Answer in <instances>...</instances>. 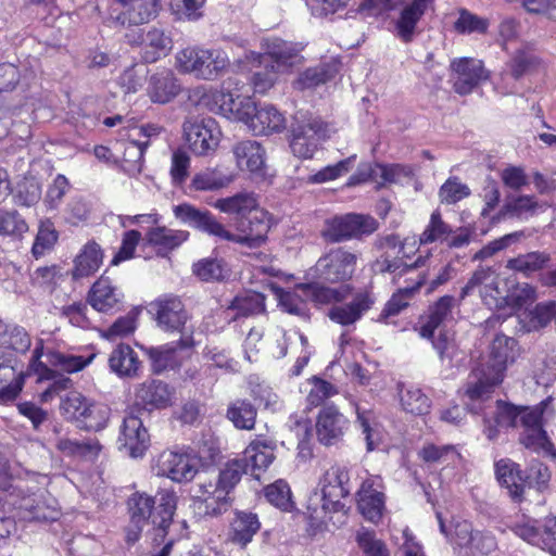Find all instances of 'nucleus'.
<instances>
[{"label": "nucleus", "instance_id": "bf43d9fd", "mask_svg": "<svg viewBox=\"0 0 556 556\" xmlns=\"http://www.w3.org/2000/svg\"><path fill=\"white\" fill-rule=\"evenodd\" d=\"M249 472V464L241 458L227 462L219 470L217 480L224 489L226 495L239 483L242 476Z\"/></svg>", "mask_w": 556, "mask_h": 556}, {"label": "nucleus", "instance_id": "de8ad7c7", "mask_svg": "<svg viewBox=\"0 0 556 556\" xmlns=\"http://www.w3.org/2000/svg\"><path fill=\"white\" fill-rule=\"evenodd\" d=\"M233 180L232 174H225L218 168H206L193 176L191 187L198 191H213L229 186Z\"/></svg>", "mask_w": 556, "mask_h": 556}, {"label": "nucleus", "instance_id": "58836bf2", "mask_svg": "<svg viewBox=\"0 0 556 556\" xmlns=\"http://www.w3.org/2000/svg\"><path fill=\"white\" fill-rule=\"evenodd\" d=\"M433 0H413L405 7L396 22V35L404 42L412 40L416 25Z\"/></svg>", "mask_w": 556, "mask_h": 556}, {"label": "nucleus", "instance_id": "f03ea898", "mask_svg": "<svg viewBox=\"0 0 556 556\" xmlns=\"http://www.w3.org/2000/svg\"><path fill=\"white\" fill-rule=\"evenodd\" d=\"M518 356L517 341L514 338L497 334L490 345L485 362L476 366L468 376L465 395L471 401L489 399L494 389L505 377L508 365Z\"/></svg>", "mask_w": 556, "mask_h": 556}, {"label": "nucleus", "instance_id": "052dcab7", "mask_svg": "<svg viewBox=\"0 0 556 556\" xmlns=\"http://www.w3.org/2000/svg\"><path fill=\"white\" fill-rule=\"evenodd\" d=\"M452 233V227L446 224L441 216L439 211H434L425 230L419 236L420 244H429L437 241L446 240Z\"/></svg>", "mask_w": 556, "mask_h": 556}, {"label": "nucleus", "instance_id": "a211bd4d", "mask_svg": "<svg viewBox=\"0 0 556 556\" xmlns=\"http://www.w3.org/2000/svg\"><path fill=\"white\" fill-rule=\"evenodd\" d=\"M159 0H113L112 17L122 26H137L155 18Z\"/></svg>", "mask_w": 556, "mask_h": 556}, {"label": "nucleus", "instance_id": "412c9836", "mask_svg": "<svg viewBox=\"0 0 556 556\" xmlns=\"http://www.w3.org/2000/svg\"><path fill=\"white\" fill-rule=\"evenodd\" d=\"M454 90L459 94L470 93L481 80L488 79V72L480 60L462 58L451 63Z\"/></svg>", "mask_w": 556, "mask_h": 556}, {"label": "nucleus", "instance_id": "2eb2a0df", "mask_svg": "<svg viewBox=\"0 0 556 556\" xmlns=\"http://www.w3.org/2000/svg\"><path fill=\"white\" fill-rule=\"evenodd\" d=\"M152 468L156 476L166 477L177 483L191 481L198 472L194 457L188 453L172 450L160 453Z\"/></svg>", "mask_w": 556, "mask_h": 556}, {"label": "nucleus", "instance_id": "f3484780", "mask_svg": "<svg viewBox=\"0 0 556 556\" xmlns=\"http://www.w3.org/2000/svg\"><path fill=\"white\" fill-rule=\"evenodd\" d=\"M117 443L119 451L131 458H140L146 454L150 445V435L135 410H130L124 417Z\"/></svg>", "mask_w": 556, "mask_h": 556}, {"label": "nucleus", "instance_id": "69168bd1", "mask_svg": "<svg viewBox=\"0 0 556 556\" xmlns=\"http://www.w3.org/2000/svg\"><path fill=\"white\" fill-rule=\"evenodd\" d=\"M109 417L110 408L108 406L90 403L79 424L88 431H100L106 427Z\"/></svg>", "mask_w": 556, "mask_h": 556}, {"label": "nucleus", "instance_id": "dca6fc26", "mask_svg": "<svg viewBox=\"0 0 556 556\" xmlns=\"http://www.w3.org/2000/svg\"><path fill=\"white\" fill-rule=\"evenodd\" d=\"M500 282L501 279L495 269L492 267H478L462 288L459 300L463 301L478 289L481 300L486 306L501 309L504 292L500 288Z\"/></svg>", "mask_w": 556, "mask_h": 556}, {"label": "nucleus", "instance_id": "1a4fd4ad", "mask_svg": "<svg viewBox=\"0 0 556 556\" xmlns=\"http://www.w3.org/2000/svg\"><path fill=\"white\" fill-rule=\"evenodd\" d=\"M269 228L268 213L257 207L247 216L236 218V232H231L223 225L220 240L254 249L265 243Z\"/></svg>", "mask_w": 556, "mask_h": 556}, {"label": "nucleus", "instance_id": "774afa93", "mask_svg": "<svg viewBox=\"0 0 556 556\" xmlns=\"http://www.w3.org/2000/svg\"><path fill=\"white\" fill-rule=\"evenodd\" d=\"M470 188L458 177H450L439 190V199L443 204H455L470 195Z\"/></svg>", "mask_w": 556, "mask_h": 556}, {"label": "nucleus", "instance_id": "423d86ee", "mask_svg": "<svg viewBox=\"0 0 556 556\" xmlns=\"http://www.w3.org/2000/svg\"><path fill=\"white\" fill-rule=\"evenodd\" d=\"M332 132L331 126L319 117L298 112L290 128V150L298 159H313L320 142L330 138Z\"/></svg>", "mask_w": 556, "mask_h": 556}, {"label": "nucleus", "instance_id": "09e8293b", "mask_svg": "<svg viewBox=\"0 0 556 556\" xmlns=\"http://www.w3.org/2000/svg\"><path fill=\"white\" fill-rule=\"evenodd\" d=\"M55 446L66 456L84 458H94L101 451V444L96 439L79 441L70 438H60Z\"/></svg>", "mask_w": 556, "mask_h": 556}, {"label": "nucleus", "instance_id": "79ce46f5", "mask_svg": "<svg viewBox=\"0 0 556 556\" xmlns=\"http://www.w3.org/2000/svg\"><path fill=\"white\" fill-rule=\"evenodd\" d=\"M213 206L222 213L241 218L257 208L258 203L252 192H239L232 197L216 200Z\"/></svg>", "mask_w": 556, "mask_h": 556}, {"label": "nucleus", "instance_id": "5701e85b", "mask_svg": "<svg viewBox=\"0 0 556 556\" xmlns=\"http://www.w3.org/2000/svg\"><path fill=\"white\" fill-rule=\"evenodd\" d=\"M174 216L182 224L220 239L223 224L210 211L182 203L173 207Z\"/></svg>", "mask_w": 556, "mask_h": 556}, {"label": "nucleus", "instance_id": "7ed1b4c3", "mask_svg": "<svg viewBox=\"0 0 556 556\" xmlns=\"http://www.w3.org/2000/svg\"><path fill=\"white\" fill-rule=\"evenodd\" d=\"M350 473L345 466L333 465L320 476L308 498L307 510L315 522H323L329 511L344 508L342 498L350 494Z\"/></svg>", "mask_w": 556, "mask_h": 556}, {"label": "nucleus", "instance_id": "20e7f679", "mask_svg": "<svg viewBox=\"0 0 556 556\" xmlns=\"http://www.w3.org/2000/svg\"><path fill=\"white\" fill-rule=\"evenodd\" d=\"M232 89L239 90L238 83L228 78L224 81L222 90L208 91L198 87L192 90L190 99L212 112L230 121L242 122L248 126L256 104L250 97L237 94Z\"/></svg>", "mask_w": 556, "mask_h": 556}, {"label": "nucleus", "instance_id": "e2e57ef3", "mask_svg": "<svg viewBox=\"0 0 556 556\" xmlns=\"http://www.w3.org/2000/svg\"><path fill=\"white\" fill-rule=\"evenodd\" d=\"M337 70L329 64L307 68L296 80L299 89L314 88L332 79Z\"/></svg>", "mask_w": 556, "mask_h": 556}, {"label": "nucleus", "instance_id": "3c124183", "mask_svg": "<svg viewBox=\"0 0 556 556\" xmlns=\"http://www.w3.org/2000/svg\"><path fill=\"white\" fill-rule=\"evenodd\" d=\"M424 283L425 276H421L413 286L402 288L395 292L386 303L379 319L387 320L388 318L400 314L404 308L408 306L413 295Z\"/></svg>", "mask_w": 556, "mask_h": 556}, {"label": "nucleus", "instance_id": "a878e982", "mask_svg": "<svg viewBox=\"0 0 556 556\" xmlns=\"http://www.w3.org/2000/svg\"><path fill=\"white\" fill-rule=\"evenodd\" d=\"M455 299L452 295L441 296L428 309L427 315L420 318L418 333L424 339H432L434 331L453 319Z\"/></svg>", "mask_w": 556, "mask_h": 556}, {"label": "nucleus", "instance_id": "0eeeda50", "mask_svg": "<svg viewBox=\"0 0 556 556\" xmlns=\"http://www.w3.org/2000/svg\"><path fill=\"white\" fill-rule=\"evenodd\" d=\"M358 254L344 248H332L323 254L315 265L307 271V276L315 279V282L326 286V283H342L350 281L357 267Z\"/></svg>", "mask_w": 556, "mask_h": 556}, {"label": "nucleus", "instance_id": "9d476101", "mask_svg": "<svg viewBox=\"0 0 556 556\" xmlns=\"http://www.w3.org/2000/svg\"><path fill=\"white\" fill-rule=\"evenodd\" d=\"M377 229L378 222L372 216L349 213L326 219L320 235L326 242L339 243L369 236Z\"/></svg>", "mask_w": 556, "mask_h": 556}, {"label": "nucleus", "instance_id": "c756f323", "mask_svg": "<svg viewBox=\"0 0 556 556\" xmlns=\"http://www.w3.org/2000/svg\"><path fill=\"white\" fill-rule=\"evenodd\" d=\"M275 448L274 440L257 435L245 448L241 460L249 464V470L257 477L256 471L265 470L275 459Z\"/></svg>", "mask_w": 556, "mask_h": 556}, {"label": "nucleus", "instance_id": "37998d69", "mask_svg": "<svg viewBox=\"0 0 556 556\" xmlns=\"http://www.w3.org/2000/svg\"><path fill=\"white\" fill-rule=\"evenodd\" d=\"M20 516L29 521H52L58 517L56 509L43 501V494H34L22 498Z\"/></svg>", "mask_w": 556, "mask_h": 556}, {"label": "nucleus", "instance_id": "0e129e2a", "mask_svg": "<svg viewBox=\"0 0 556 556\" xmlns=\"http://www.w3.org/2000/svg\"><path fill=\"white\" fill-rule=\"evenodd\" d=\"M58 241V232L50 219L40 222L38 233L31 248L33 255L38 258L50 251Z\"/></svg>", "mask_w": 556, "mask_h": 556}, {"label": "nucleus", "instance_id": "ddd939ff", "mask_svg": "<svg viewBox=\"0 0 556 556\" xmlns=\"http://www.w3.org/2000/svg\"><path fill=\"white\" fill-rule=\"evenodd\" d=\"M150 312L155 316L157 326L167 332H179L181 336L192 334L186 324L189 315L181 300L173 294L161 295L150 303Z\"/></svg>", "mask_w": 556, "mask_h": 556}, {"label": "nucleus", "instance_id": "bb28decb", "mask_svg": "<svg viewBox=\"0 0 556 556\" xmlns=\"http://www.w3.org/2000/svg\"><path fill=\"white\" fill-rule=\"evenodd\" d=\"M251 65L249 70L253 71L251 84L257 93H266L277 79V68L275 64H270L261 53L254 51L247 52L243 60H239V64Z\"/></svg>", "mask_w": 556, "mask_h": 556}, {"label": "nucleus", "instance_id": "4d7b16f0", "mask_svg": "<svg viewBox=\"0 0 556 556\" xmlns=\"http://www.w3.org/2000/svg\"><path fill=\"white\" fill-rule=\"evenodd\" d=\"M551 397L542 401L533 407L520 406L519 425L523 430L535 427H543L545 420L552 415L549 406Z\"/></svg>", "mask_w": 556, "mask_h": 556}, {"label": "nucleus", "instance_id": "864d4df0", "mask_svg": "<svg viewBox=\"0 0 556 556\" xmlns=\"http://www.w3.org/2000/svg\"><path fill=\"white\" fill-rule=\"evenodd\" d=\"M42 346H36L33 352V357L29 368L38 376V380H53L50 384L53 390L59 394L61 391L66 390L71 386V379L65 377L56 378L54 370L48 368L41 361Z\"/></svg>", "mask_w": 556, "mask_h": 556}, {"label": "nucleus", "instance_id": "338daca9", "mask_svg": "<svg viewBox=\"0 0 556 556\" xmlns=\"http://www.w3.org/2000/svg\"><path fill=\"white\" fill-rule=\"evenodd\" d=\"M264 495L270 504L282 510H290L293 506L291 489L282 479L267 485L264 490Z\"/></svg>", "mask_w": 556, "mask_h": 556}, {"label": "nucleus", "instance_id": "473e14b6", "mask_svg": "<svg viewBox=\"0 0 556 556\" xmlns=\"http://www.w3.org/2000/svg\"><path fill=\"white\" fill-rule=\"evenodd\" d=\"M232 152L240 169L252 174H261L265 166V150L255 140H244L236 143Z\"/></svg>", "mask_w": 556, "mask_h": 556}, {"label": "nucleus", "instance_id": "2f4dec72", "mask_svg": "<svg viewBox=\"0 0 556 556\" xmlns=\"http://www.w3.org/2000/svg\"><path fill=\"white\" fill-rule=\"evenodd\" d=\"M180 85L170 70H162L150 77L148 96L154 103L170 102L180 92Z\"/></svg>", "mask_w": 556, "mask_h": 556}, {"label": "nucleus", "instance_id": "4468645a", "mask_svg": "<svg viewBox=\"0 0 556 556\" xmlns=\"http://www.w3.org/2000/svg\"><path fill=\"white\" fill-rule=\"evenodd\" d=\"M195 345L193 337L181 336L178 341L165 343L159 346H140L150 361L151 370L160 375L167 370L178 369L185 362L181 351L190 350Z\"/></svg>", "mask_w": 556, "mask_h": 556}, {"label": "nucleus", "instance_id": "6ab92c4d", "mask_svg": "<svg viewBox=\"0 0 556 556\" xmlns=\"http://www.w3.org/2000/svg\"><path fill=\"white\" fill-rule=\"evenodd\" d=\"M357 508L365 519L377 522L384 509V493L380 477L365 479L356 493Z\"/></svg>", "mask_w": 556, "mask_h": 556}, {"label": "nucleus", "instance_id": "f8f14e48", "mask_svg": "<svg viewBox=\"0 0 556 556\" xmlns=\"http://www.w3.org/2000/svg\"><path fill=\"white\" fill-rule=\"evenodd\" d=\"M184 134L189 148L198 155L213 153L222 137L220 128L212 117L188 118L184 123Z\"/></svg>", "mask_w": 556, "mask_h": 556}, {"label": "nucleus", "instance_id": "cd10ccee", "mask_svg": "<svg viewBox=\"0 0 556 556\" xmlns=\"http://www.w3.org/2000/svg\"><path fill=\"white\" fill-rule=\"evenodd\" d=\"M248 128L256 136L278 134L286 128V117L274 105L265 104L260 108L255 105Z\"/></svg>", "mask_w": 556, "mask_h": 556}, {"label": "nucleus", "instance_id": "8fccbe9b", "mask_svg": "<svg viewBox=\"0 0 556 556\" xmlns=\"http://www.w3.org/2000/svg\"><path fill=\"white\" fill-rule=\"evenodd\" d=\"M257 410L247 400H236L227 408V418L237 429L252 430L255 426Z\"/></svg>", "mask_w": 556, "mask_h": 556}, {"label": "nucleus", "instance_id": "c03bdc74", "mask_svg": "<svg viewBox=\"0 0 556 556\" xmlns=\"http://www.w3.org/2000/svg\"><path fill=\"white\" fill-rule=\"evenodd\" d=\"M356 427L361 430L366 442V450L371 452L382 442V428L377 421L374 412L356 408Z\"/></svg>", "mask_w": 556, "mask_h": 556}, {"label": "nucleus", "instance_id": "13d9d810", "mask_svg": "<svg viewBox=\"0 0 556 556\" xmlns=\"http://www.w3.org/2000/svg\"><path fill=\"white\" fill-rule=\"evenodd\" d=\"M139 314L140 311L138 308L130 309L125 316L118 317L106 330H104L102 332V337L113 341L132 334L138 327Z\"/></svg>", "mask_w": 556, "mask_h": 556}, {"label": "nucleus", "instance_id": "4c0bfd02", "mask_svg": "<svg viewBox=\"0 0 556 556\" xmlns=\"http://www.w3.org/2000/svg\"><path fill=\"white\" fill-rule=\"evenodd\" d=\"M103 253L94 241L87 242L74 260L72 276L80 279L93 275L102 265Z\"/></svg>", "mask_w": 556, "mask_h": 556}, {"label": "nucleus", "instance_id": "c85d7f7f", "mask_svg": "<svg viewBox=\"0 0 556 556\" xmlns=\"http://www.w3.org/2000/svg\"><path fill=\"white\" fill-rule=\"evenodd\" d=\"M131 45L142 46V58L147 63L156 62L172 49V40L162 29L151 28L146 34L129 38Z\"/></svg>", "mask_w": 556, "mask_h": 556}, {"label": "nucleus", "instance_id": "6e6552de", "mask_svg": "<svg viewBox=\"0 0 556 556\" xmlns=\"http://www.w3.org/2000/svg\"><path fill=\"white\" fill-rule=\"evenodd\" d=\"M228 65V56L222 50L188 47L176 54V66L181 73L206 80L217 77Z\"/></svg>", "mask_w": 556, "mask_h": 556}, {"label": "nucleus", "instance_id": "4be33fe9", "mask_svg": "<svg viewBox=\"0 0 556 556\" xmlns=\"http://www.w3.org/2000/svg\"><path fill=\"white\" fill-rule=\"evenodd\" d=\"M194 498L203 506L205 516H218L227 505V495L217 478L199 477L194 485Z\"/></svg>", "mask_w": 556, "mask_h": 556}, {"label": "nucleus", "instance_id": "39448f33", "mask_svg": "<svg viewBox=\"0 0 556 556\" xmlns=\"http://www.w3.org/2000/svg\"><path fill=\"white\" fill-rule=\"evenodd\" d=\"M353 288L342 286L331 288L318 282L299 283L293 291L280 294V305L289 314L304 315L306 301L316 306L341 303L352 294Z\"/></svg>", "mask_w": 556, "mask_h": 556}, {"label": "nucleus", "instance_id": "aec40b11", "mask_svg": "<svg viewBox=\"0 0 556 556\" xmlns=\"http://www.w3.org/2000/svg\"><path fill=\"white\" fill-rule=\"evenodd\" d=\"M375 302L374 292L365 288L357 291L350 303L333 305L328 312V317L341 326H351L357 323Z\"/></svg>", "mask_w": 556, "mask_h": 556}, {"label": "nucleus", "instance_id": "72a5a7b5", "mask_svg": "<svg viewBox=\"0 0 556 556\" xmlns=\"http://www.w3.org/2000/svg\"><path fill=\"white\" fill-rule=\"evenodd\" d=\"M189 235L187 230L155 226L148 230L146 240L150 245L156 249L160 254L165 255L186 242Z\"/></svg>", "mask_w": 556, "mask_h": 556}, {"label": "nucleus", "instance_id": "393cba45", "mask_svg": "<svg viewBox=\"0 0 556 556\" xmlns=\"http://www.w3.org/2000/svg\"><path fill=\"white\" fill-rule=\"evenodd\" d=\"M17 365L15 355L0 352V399L2 401H12L22 391L25 376Z\"/></svg>", "mask_w": 556, "mask_h": 556}, {"label": "nucleus", "instance_id": "6e6d98bb", "mask_svg": "<svg viewBox=\"0 0 556 556\" xmlns=\"http://www.w3.org/2000/svg\"><path fill=\"white\" fill-rule=\"evenodd\" d=\"M41 184L35 177H24L12 190L13 201L20 206H33L41 198Z\"/></svg>", "mask_w": 556, "mask_h": 556}, {"label": "nucleus", "instance_id": "a19ab883", "mask_svg": "<svg viewBox=\"0 0 556 556\" xmlns=\"http://www.w3.org/2000/svg\"><path fill=\"white\" fill-rule=\"evenodd\" d=\"M172 391L167 383L160 380L143 382L136 391V399L143 405L164 408L172 403Z\"/></svg>", "mask_w": 556, "mask_h": 556}, {"label": "nucleus", "instance_id": "9b49d317", "mask_svg": "<svg viewBox=\"0 0 556 556\" xmlns=\"http://www.w3.org/2000/svg\"><path fill=\"white\" fill-rule=\"evenodd\" d=\"M350 426V419L337 405L333 403L324 404L315 421L317 441L327 447L337 446L343 442Z\"/></svg>", "mask_w": 556, "mask_h": 556}, {"label": "nucleus", "instance_id": "5fc2aeb1", "mask_svg": "<svg viewBox=\"0 0 556 556\" xmlns=\"http://www.w3.org/2000/svg\"><path fill=\"white\" fill-rule=\"evenodd\" d=\"M538 299L536 288L530 283H518L509 293L503 295L501 308L510 307L519 311L535 302Z\"/></svg>", "mask_w": 556, "mask_h": 556}, {"label": "nucleus", "instance_id": "7c9ffc66", "mask_svg": "<svg viewBox=\"0 0 556 556\" xmlns=\"http://www.w3.org/2000/svg\"><path fill=\"white\" fill-rule=\"evenodd\" d=\"M123 294L106 277H100L91 287L88 303L100 313H112L118 308Z\"/></svg>", "mask_w": 556, "mask_h": 556}, {"label": "nucleus", "instance_id": "c9c22d12", "mask_svg": "<svg viewBox=\"0 0 556 556\" xmlns=\"http://www.w3.org/2000/svg\"><path fill=\"white\" fill-rule=\"evenodd\" d=\"M261 528L258 518L253 513H236L228 533V539L233 544L245 547Z\"/></svg>", "mask_w": 556, "mask_h": 556}, {"label": "nucleus", "instance_id": "a18cd8bd", "mask_svg": "<svg viewBox=\"0 0 556 556\" xmlns=\"http://www.w3.org/2000/svg\"><path fill=\"white\" fill-rule=\"evenodd\" d=\"M109 364L111 370L119 377H131L137 374L140 362L129 345L119 344L112 351Z\"/></svg>", "mask_w": 556, "mask_h": 556}, {"label": "nucleus", "instance_id": "680f3d73", "mask_svg": "<svg viewBox=\"0 0 556 556\" xmlns=\"http://www.w3.org/2000/svg\"><path fill=\"white\" fill-rule=\"evenodd\" d=\"M511 531L523 541L544 549L545 522L543 529H541L536 520L522 519L514 523Z\"/></svg>", "mask_w": 556, "mask_h": 556}, {"label": "nucleus", "instance_id": "e433bc0d", "mask_svg": "<svg viewBox=\"0 0 556 556\" xmlns=\"http://www.w3.org/2000/svg\"><path fill=\"white\" fill-rule=\"evenodd\" d=\"M405 257H408V254L405 252V243H402L395 257L391 258L388 254L381 255L380 258L375 262V270L381 274L390 273L394 276H402L407 271L425 266L429 254L418 256L413 263L405 262Z\"/></svg>", "mask_w": 556, "mask_h": 556}, {"label": "nucleus", "instance_id": "b1692460", "mask_svg": "<svg viewBox=\"0 0 556 556\" xmlns=\"http://www.w3.org/2000/svg\"><path fill=\"white\" fill-rule=\"evenodd\" d=\"M262 46L264 52L261 54L270 64H275L276 68L294 66L301 63L303 59L301 52L304 47L299 42L287 41L280 38H267L263 41Z\"/></svg>", "mask_w": 556, "mask_h": 556}, {"label": "nucleus", "instance_id": "f704fd0d", "mask_svg": "<svg viewBox=\"0 0 556 556\" xmlns=\"http://www.w3.org/2000/svg\"><path fill=\"white\" fill-rule=\"evenodd\" d=\"M496 479L515 501H521L527 480L521 476L519 466L510 459H501L495 463Z\"/></svg>", "mask_w": 556, "mask_h": 556}, {"label": "nucleus", "instance_id": "603ef678", "mask_svg": "<svg viewBox=\"0 0 556 556\" xmlns=\"http://www.w3.org/2000/svg\"><path fill=\"white\" fill-rule=\"evenodd\" d=\"M400 402L406 413L415 416L426 415L431 407L430 399L416 387L402 388L400 390Z\"/></svg>", "mask_w": 556, "mask_h": 556}, {"label": "nucleus", "instance_id": "ea45409f", "mask_svg": "<svg viewBox=\"0 0 556 556\" xmlns=\"http://www.w3.org/2000/svg\"><path fill=\"white\" fill-rule=\"evenodd\" d=\"M551 262V254L544 251H531L518 254L506 262V268L521 274L523 277H531L542 271Z\"/></svg>", "mask_w": 556, "mask_h": 556}, {"label": "nucleus", "instance_id": "49530a36", "mask_svg": "<svg viewBox=\"0 0 556 556\" xmlns=\"http://www.w3.org/2000/svg\"><path fill=\"white\" fill-rule=\"evenodd\" d=\"M31 345L30 336L27 331L14 324H8L0 319V346L15 351L16 353H26Z\"/></svg>", "mask_w": 556, "mask_h": 556}, {"label": "nucleus", "instance_id": "f257e3e1", "mask_svg": "<svg viewBox=\"0 0 556 556\" xmlns=\"http://www.w3.org/2000/svg\"><path fill=\"white\" fill-rule=\"evenodd\" d=\"M177 495L174 490L163 489L153 497L144 492L132 493L127 501L129 523L126 528V541L134 544L139 541L144 527L151 518L154 541L164 542L174 526L173 517L177 508Z\"/></svg>", "mask_w": 556, "mask_h": 556}]
</instances>
